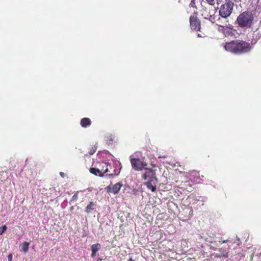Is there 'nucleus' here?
<instances>
[{
  "label": "nucleus",
  "instance_id": "f257e3e1",
  "mask_svg": "<svg viewBox=\"0 0 261 261\" xmlns=\"http://www.w3.org/2000/svg\"><path fill=\"white\" fill-rule=\"evenodd\" d=\"M224 48L227 51L235 54H241L249 52L252 46L245 41L236 40L226 43Z\"/></svg>",
  "mask_w": 261,
  "mask_h": 261
},
{
  "label": "nucleus",
  "instance_id": "f03ea898",
  "mask_svg": "<svg viewBox=\"0 0 261 261\" xmlns=\"http://www.w3.org/2000/svg\"><path fill=\"white\" fill-rule=\"evenodd\" d=\"M254 17L251 12L245 11L241 13L237 17L236 22L242 28H250L253 24Z\"/></svg>",
  "mask_w": 261,
  "mask_h": 261
},
{
  "label": "nucleus",
  "instance_id": "7ed1b4c3",
  "mask_svg": "<svg viewBox=\"0 0 261 261\" xmlns=\"http://www.w3.org/2000/svg\"><path fill=\"white\" fill-rule=\"evenodd\" d=\"M216 12L215 7L211 5H207L206 6H203L201 10V13L204 18L208 19L211 22L214 23L215 21L214 16Z\"/></svg>",
  "mask_w": 261,
  "mask_h": 261
},
{
  "label": "nucleus",
  "instance_id": "20e7f679",
  "mask_svg": "<svg viewBox=\"0 0 261 261\" xmlns=\"http://www.w3.org/2000/svg\"><path fill=\"white\" fill-rule=\"evenodd\" d=\"M234 3L231 1H226V3L222 5L219 10V15L223 18H227L232 13Z\"/></svg>",
  "mask_w": 261,
  "mask_h": 261
},
{
  "label": "nucleus",
  "instance_id": "39448f33",
  "mask_svg": "<svg viewBox=\"0 0 261 261\" xmlns=\"http://www.w3.org/2000/svg\"><path fill=\"white\" fill-rule=\"evenodd\" d=\"M132 167L137 171H142L147 165L145 162H142L139 159H132L130 160Z\"/></svg>",
  "mask_w": 261,
  "mask_h": 261
},
{
  "label": "nucleus",
  "instance_id": "423d86ee",
  "mask_svg": "<svg viewBox=\"0 0 261 261\" xmlns=\"http://www.w3.org/2000/svg\"><path fill=\"white\" fill-rule=\"evenodd\" d=\"M142 178L144 180H151L157 179L154 170L145 168L144 171L142 174Z\"/></svg>",
  "mask_w": 261,
  "mask_h": 261
},
{
  "label": "nucleus",
  "instance_id": "0eeeda50",
  "mask_svg": "<svg viewBox=\"0 0 261 261\" xmlns=\"http://www.w3.org/2000/svg\"><path fill=\"white\" fill-rule=\"evenodd\" d=\"M190 26L192 30L198 31L200 29V21L196 15L191 16L190 18Z\"/></svg>",
  "mask_w": 261,
  "mask_h": 261
},
{
  "label": "nucleus",
  "instance_id": "6e6552de",
  "mask_svg": "<svg viewBox=\"0 0 261 261\" xmlns=\"http://www.w3.org/2000/svg\"><path fill=\"white\" fill-rule=\"evenodd\" d=\"M122 184L120 182H117L113 185H109L106 188V190L108 193H112L114 194H118L120 191Z\"/></svg>",
  "mask_w": 261,
  "mask_h": 261
},
{
  "label": "nucleus",
  "instance_id": "1a4fd4ad",
  "mask_svg": "<svg viewBox=\"0 0 261 261\" xmlns=\"http://www.w3.org/2000/svg\"><path fill=\"white\" fill-rule=\"evenodd\" d=\"M157 182L158 179H155L151 180H148L144 182V185L147 187L148 189L151 190L152 192H155L156 191L155 185Z\"/></svg>",
  "mask_w": 261,
  "mask_h": 261
},
{
  "label": "nucleus",
  "instance_id": "9d476101",
  "mask_svg": "<svg viewBox=\"0 0 261 261\" xmlns=\"http://www.w3.org/2000/svg\"><path fill=\"white\" fill-rule=\"evenodd\" d=\"M109 169L108 168L103 171V172H102L101 171H100L99 169L95 168H91L90 169V172L92 174L98 176L99 177H103L105 173H107L109 172Z\"/></svg>",
  "mask_w": 261,
  "mask_h": 261
},
{
  "label": "nucleus",
  "instance_id": "9b49d317",
  "mask_svg": "<svg viewBox=\"0 0 261 261\" xmlns=\"http://www.w3.org/2000/svg\"><path fill=\"white\" fill-rule=\"evenodd\" d=\"M90 124L91 121L90 119L88 118H84L81 121V124L83 127H86L87 126L90 125Z\"/></svg>",
  "mask_w": 261,
  "mask_h": 261
},
{
  "label": "nucleus",
  "instance_id": "f8f14e48",
  "mask_svg": "<svg viewBox=\"0 0 261 261\" xmlns=\"http://www.w3.org/2000/svg\"><path fill=\"white\" fill-rule=\"evenodd\" d=\"M219 251L221 252V254H217L216 255L217 257H227L228 256V250H222V248H220L219 249Z\"/></svg>",
  "mask_w": 261,
  "mask_h": 261
},
{
  "label": "nucleus",
  "instance_id": "ddd939ff",
  "mask_svg": "<svg viewBox=\"0 0 261 261\" xmlns=\"http://www.w3.org/2000/svg\"><path fill=\"white\" fill-rule=\"evenodd\" d=\"M95 205L93 202H90V203L86 206L85 212L87 213H91L92 211L94 210V206Z\"/></svg>",
  "mask_w": 261,
  "mask_h": 261
},
{
  "label": "nucleus",
  "instance_id": "4468645a",
  "mask_svg": "<svg viewBox=\"0 0 261 261\" xmlns=\"http://www.w3.org/2000/svg\"><path fill=\"white\" fill-rule=\"evenodd\" d=\"M101 248V245L99 243L93 244L91 246L92 252H96Z\"/></svg>",
  "mask_w": 261,
  "mask_h": 261
},
{
  "label": "nucleus",
  "instance_id": "2eb2a0df",
  "mask_svg": "<svg viewBox=\"0 0 261 261\" xmlns=\"http://www.w3.org/2000/svg\"><path fill=\"white\" fill-rule=\"evenodd\" d=\"M29 245V243L24 242L22 245L21 250L24 252H28Z\"/></svg>",
  "mask_w": 261,
  "mask_h": 261
},
{
  "label": "nucleus",
  "instance_id": "dca6fc26",
  "mask_svg": "<svg viewBox=\"0 0 261 261\" xmlns=\"http://www.w3.org/2000/svg\"><path fill=\"white\" fill-rule=\"evenodd\" d=\"M7 228L6 225L0 227V234H2L6 230Z\"/></svg>",
  "mask_w": 261,
  "mask_h": 261
},
{
  "label": "nucleus",
  "instance_id": "f3484780",
  "mask_svg": "<svg viewBox=\"0 0 261 261\" xmlns=\"http://www.w3.org/2000/svg\"><path fill=\"white\" fill-rule=\"evenodd\" d=\"M78 193L79 192L77 191L76 193H75L73 196H72V200L73 201H76L77 198H78Z\"/></svg>",
  "mask_w": 261,
  "mask_h": 261
},
{
  "label": "nucleus",
  "instance_id": "a211bd4d",
  "mask_svg": "<svg viewBox=\"0 0 261 261\" xmlns=\"http://www.w3.org/2000/svg\"><path fill=\"white\" fill-rule=\"evenodd\" d=\"M189 6L191 7L196 8L195 0H191Z\"/></svg>",
  "mask_w": 261,
  "mask_h": 261
},
{
  "label": "nucleus",
  "instance_id": "6ab92c4d",
  "mask_svg": "<svg viewBox=\"0 0 261 261\" xmlns=\"http://www.w3.org/2000/svg\"><path fill=\"white\" fill-rule=\"evenodd\" d=\"M95 150H96V148L94 147H92V149H91L90 151H89V154L92 155L93 154L95 151Z\"/></svg>",
  "mask_w": 261,
  "mask_h": 261
},
{
  "label": "nucleus",
  "instance_id": "aec40b11",
  "mask_svg": "<svg viewBox=\"0 0 261 261\" xmlns=\"http://www.w3.org/2000/svg\"><path fill=\"white\" fill-rule=\"evenodd\" d=\"M205 241L208 242H210V243H214V242H215V241H214L212 240V239L211 238V239H210V238H206V239H205Z\"/></svg>",
  "mask_w": 261,
  "mask_h": 261
},
{
  "label": "nucleus",
  "instance_id": "412c9836",
  "mask_svg": "<svg viewBox=\"0 0 261 261\" xmlns=\"http://www.w3.org/2000/svg\"><path fill=\"white\" fill-rule=\"evenodd\" d=\"M206 1L208 3L207 5H211L212 6L213 5V2H214V0H206Z\"/></svg>",
  "mask_w": 261,
  "mask_h": 261
},
{
  "label": "nucleus",
  "instance_id": "4be33fe9",
  "mask_svg": "<svg viewBox=\"0 0 261 261\" xmlns=\"http://www.w3.org/2000/svg\"><path fill=\"white\" fill-rule=\"evenodd\" d=\"M8 259L9 261H12V254H10L8 256Z\"/></svg>",
  "mask_w": 261,
  "mask_h": 261
},
{
  "label": "nucleus",
  "instance_id": "5701e85b",
  "mask_svg": "<svg viewBox=\"0 0 261 261\" xmlns=\"http://www.w3.org/2000/svg\"><path fill=\"white\" fill-rule=\"evenodd\" d=\"M96 252H92L91 256L94 257L96 255Z\"/></svg>",
  "mask_w": 261,
  "mask_h": 261
},
{
  "label": "nucleus",
  "instance_id": "b1692460",
  "mask_svg": "<svg viewBox=\"0 0 261 261\" xmlns=\"http://www.w3.org/2000/svg\"><path fill=\"white\" fill-rule=\"evenodd\" d=\"M108 138H109V139H110V141H113V137H112V135H110V136H109V137H108Z\"/></svg>",
  "mask_w": 261,
  "mask_h": 261
},
{
  "label": "nucleus",
  "instance_id": "393cba45",
  "mask_svg": "<svg viewBox=\"0 0 261 261\" xmlns=\"http://www.w3.org/2000/svg\"><path fill=\"white\" fill-rule=\"evenodd\" d=\"M210 248L211 249H212V250H216V248L212 246H210Z\"/></svg>",
  "mask_w": 261,
  "mask_h": 261
},
{
  "label": "nucleus",
  "instance_id": "a878e982",
  "mask_svg": "<svg viewBox=\"0 0 261 261\" xmlns=\"http://www.w3.org/2000/svg\"><path fill=\"white\" fill-rule=\"evenodd\" d=\"M106 176H109V177H113V174H107L106 175Z\"/></svg>",
  "mask_w": 261,
  "mask_h": 261
},
{
  "label": "nucleus",
  "instance_id": "bb28decb",
  "mask_svg": "<svg viewBox=\"0 0 261 261\" xmlns=\"http://www.w3.org/2000/svg\"><path fill=\"white\" fill-rule=\"evenodd\" d=\"M60 175H61L62 177H64V174H64V173L61 172L60 173Z\"/></svg>",
  "mask_w": 261,
  "mask_h": 261
},
{
  "label": "nucleus",
  "instance_id": "cd10ccee",
  "mask_svg": "<svg viewBox=\"0 0 261 261\" xmlns=\"http://www.w3.org/2000/svg\"><path fill=\"white\" fill-rule=\"evenodd\" d=\"M228 241V240H224V241H223L222 242V243H226V242H227Z\"/></svg>",
  "mask_w": 261,
  "mask_h": 261
},
{
  "label": "nucleus",
  "instance_id": "c85d7f7f",
  "mask_svg": "<svg viewBox=\"0 0 261 261\" xmlns=\"http://www.w3.org/2000/svg\"><path fill=\"white\" fill-rule=\"evenodd\" d=\"M128 261H134L132 258H129Z\"/></svg>",
  "mask_w": 261,
  "mask_h": 261
},
{
  "label": "nucleus",
  "instance_id": "c756f323",
  "mask_svg": "<svg viewBox=\"0 0 261 261\" xmlns=\"http://www.w3.org/2000/svg\"><path fill=\"white\" fill-rule=\"evenodd\" d=\"M102 260V259L100 258H99L98 259H97V261H101Z\"/></svg>",
  "mask_w": 261,
  "mask_h": 261
},
{
  "label": "nucleus",
  "instance_id": "7c9ffc66",
  "mask_svg": "<svg viewBox=\"0 0 261 261\" xmlns=\"http://www.w3.org/2000/svg\"><path fill=\"white\" fill-rule=\"evenodd\" d=\"M197 36H198V37H201V36L199 34H197Z\"/></svg>",
  "mask_w": 261,
  "mask_h": 261
},
{
  "label": "nucleus",
  "instance_id": "2f4dec72",
  "mask_svg": "<svg viewBox=\"0 0 261 261\" xmlns=\"http://www.w3.org/2000/svg\"><path fill=\"white\" fill-rule=\"evenodd\" d=\"M119 173V172H118V173L116 174V175H118Z\"/></svg>",
  "mask_w": 261,
  "mask_h": 261
}]
</instances>
